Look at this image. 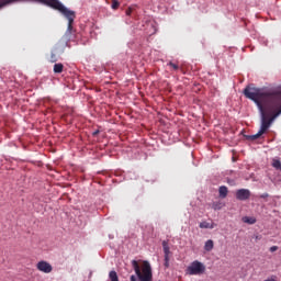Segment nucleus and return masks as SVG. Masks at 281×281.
Here are the masks:
<instances>
[{
  "label": "nucleus",
  "mask_w": 281,
  "mask_h": 281,
  "mask_svg": "<svg viewBox=\"0 0 281 281\" xmlns=\"http://www.w3.org/2000/svg\"><path fill=\"white\" fill-rule=\"evenodd\" d=\"M109 279L110 281H120V277H117V272H115V270L109 272Z\"/></svg>",
  "instance_id": "nucleus-11"
},
{
  "label": "nucleus",
  "mask_w": 281,
  "mask_h": 281,
  "mask_svg": "<svg viewBox=\"0 0 281 281\" xmlns=\"http://www.w3.org/2000/svg\"><path fill=\"white\" fill-rule=\"evenodd\" d=\"M243 223H247L248 225H255L256 217L245 216V217H243Z\"/></svg>",
  "instance_id": "nucleus-12"
},
{
  "label": "nucleus",
  "mask_w": 281,
  "mask_h": 281,
  "mask_svg": "<svg viewBox=\"0 0 281 281\" xmlns=\"http://www.w3.org/2000/svg\"><path fill=\"white\" fill-rule=\"evenodd\" d=\"M218 192H220V198L221 199H226L229 190L227 189V187L222 186V187H220Z\"/></svg>",
  "instance_id": "nucleus-8"
},
{
  "label": "nucleus",
  "mask_w": 281,
  "mask_h": 281,
  "mask_svg": "<svg viewBox=\"0 0 281 281\" xmlns=\"http://www.w3.org/2000/svg\"><path fill=\"white\" fill-rule=\"evenodd\" d=\"M132 267L138 278L139 281H153V268L150 267V262L144 260L139 261L132 260Z\"/></svg>",
  "instance_id": "nucleus-2"
},
{
  "label": "nucleus",
  "mask_w": 281,
  "mask_h": 281,
  "mask_svg": "<svg viewBox=\"0 0 281 281\" xmlns=\"http://www.w3.org/2000/svg\"><path fill=\"white\" fill-rule=\"evenodd\" d=\"M56 60H58V58L56 57V54L52 53L50 58H49V63H56Z\"/></svg>",
  "instance_id": "nucleus-17"
},
{
  "label": "nucleus",
  "mask_w": 281,
  "mask_h": 281,
  "mask_svg": "<svg viewBox=\"0 0 281 281\" xmlns=\"http://www.w3.org/2000/svg\"><path fill=\"white\" fill-rule=\"evenodd\" d=\"M262 135H265V134L259 130V132L257 134L247 136V139H250L251 142H255V139H258L259 137H262Z\"/></svg>",
  "instance_id": "nucleus-13"
},
{
  "label": "nucleus",
  "mask_w": 281,
  "mask_h": 281,
  "mask_svg": "<svg viewBox=\"0 0 281 281\" xmlns=\"http://www.w3.org/2000/svg\"><path fill=\"white\" fill-rule=\"evenodd\" d=\"M36 269L42 273H52V271H54V267H52V265L45 260L37 262Z\"/></svg>",
  "instance_id": "nucleus-4"
},
{
  "label": "nucleus",
  "mask_w": 281,
  "mask_h": 281,
  "mask_svg": "<svg viewBox=\"0 0 281 281\" xmlns=\"http://www.w3.org/2000/svg\"><path fill=\"white\" fill-rule=\"evenodd\" d=\"M168 65H169V67H171L175 71H178V70H179V65H177V64H175V63H172V61H170Z\"/></svg>",
  "instance_id": "nucleus-16"
},
{
  "label": "nucleus",
  "mask_w": 281,
  "mask_h": 281,
  "mask_svg": "<svg viewBox=\"0 0 281 281\" xmlns=\"http://www.w3.org/2000/svg\"><path fill=\"white\" fill-rule=\"evenodd\" d=\"M245 98L252 100L261 113L260 132L267 133L276 117L281 114V93L276 90H265L248 86L244 89Z\"/></svg>",
  "instance_id": "nucleus-1"
},
{
  "label": "nucleus",
  "mask_w": 281,
  "mask_h": 281,
  "mask_svg": "<svg viewBox=\"0 0 281 281\" xmlns=\"http://www.w3.org/2000/svg\"><path fill=\"white\" fill-rule=\"evenodd\" d=\"M117 8H120V1L113 0L112 1V10H117Z\"/></svg>",
  "instance_id": "nucleus-15"
},
{
  "label": "nucleus",
  "mask_w": 281,
  "mask_h": 281,
  "mask_svg": "<svg viewBox=\"0 0 281 281\" xmlns=\"http://www.w3.org/2000/svg\"><path fill=\"white\" fill-rule=\"evenodd\" d=\"M235 196L237 201H247L251 196V191L248 189H239L236 191Z\"/></svg>",
  "instance_id": "nucleus-5"
},
{
  "label": "nucleus",
  "mask_w": 281,
  "mask_h": 281,
  "mask_svg": "<svg viewBox=\"0 0 281 281\" xmlns=\"http://www.w3.org/2000/svg\"><path fill=\"white\" fill-rule=\"evenodd\" d=\"M204 249L206 251H212V249H214V240L212 239L206 240L204 245Z\"/></svg>",
  "instance_id": "nucleus-10"
},
{
  "label": "nucleus",
  "mask_w": 281,
  "mask_h": 281,
  "mask_svg": "<svg viewBox=\"0 0 281 281\" xmlns=\"http://www.w3.org/2000/svg\"><path fill=\"white\" fill-rule=\"evenodd\" d=\"M200 229H214V227H216V223L214 222H201L199 225Z\"/></svg>",
  "instance_id": "nucleus-6"
},
{
  "label": "nucleus",
  "mask_w": 281,
  "mask_h": 281,
  "mask_svg": "<svg viewBox=\"0 0 281 281\" xmlns=\"http://www.w3.org/2000/svg\"><path fill=\"white\" fill-rule=\"evenodd\" d=\"M162 249L165 254V260H168V258H170V246L168 245L167 240L162 241Z\"/></svg>",
  "instance_id": "nucleus-7"
},
{
  "label": "nucleus",
  "mask_w": 281,
  "mask_h": 281,
  "mask_svg": "<svg viewBox=\"0 0 281 281\" xmlns=\"http://www.w3.org/2000/svg\"><path fill=\"white\" fill-rule=\"evenodd\" d=\"M270 251H271V254H273L274 251H278V246L270 247Z\"/></svg>",
  "instance_id": "nucleus-20"
},
{
  "label": "nucleus",
  "mask_w": 281,
  "mask_h": 281,
  "mask_svg": "<svg viewBox=\"0 0 281 281\" xmlns=\"http://www.w3.org/2000/svg\"><path fill=\"white\" fill-rule=\"evenodd\" d=\"M205 273V265L199 260H194L186 269L187 276H203Z\"/></svg>",
  "instance_id": "nucleus-3"
},
{
  "label": "nucleus",
  "mask_w": 281,
  "mask_h": 281,
  "mask_svg": "<svg viewBox=\"0 0 281 281\" xmlns=\"http://www.w3.org/2000/svg\"><path fill=\"white\" fill-rule=\"evenodd\" d=\"M165 267H170V257H168V260L167 259H165Z\"/></svg>",
  "instance_id": "nucleus-19"
},
{
  "label": "nucleus",
  "mask_w": 281,
  "mask_h": 281,
  "mask_svg": "<svg viewBox=\"0 0 281 281\" xmlns=\"http://www.w3.org/2000/svg\"><path fill=\"white\" fill-rule=\"evenodd\" d=\"M131 281H137V277H135V274H132L130 278Z\"/></svg>",
  "instance_id": "nucleus-21"
},
{
  "label": "nucleus",
  "mask_w": 281,
  "mask_h": 281,
  "mask_svg": "<svg viewBox=\"0 0 281 281\" xmlns=\"http://www.w3.org/2000/svg\"><path fill=\"white\" fill-rule=\"evenodd\" d=\"M125 14H126L127 16H131V14H133V8L126 9Z\"/></svg>",
  "instance_id": "nucleus-18"
},
{
  "label": "nucleus",
  "mask_w": 281,
  "mask_h": 281,
  "mask_svg": "<svg viewBox=\"0 0 281 281\" xmlns=\"http://www.w3.org/2000/svg\"><path fill=\"white\" fill-rule=\"evenodd\" d=\"M65 66L61 63L55 64L53 67L54 74H63Z\"/></svg>",
  "instance_id": "nucleus-9"
},
{
  "label": "nucleus",
  "mask_w": 281,
  "mask_h": 281,
  "mask_svg": "<svg viewBox=\"0 0 281 281\" xmlns=\"http://www.w3.org/2000/svg\"><path fill=\"white\" fill-rule=\"evenodd\" d=\"M272 166L277 170H281V161L280 160H273Z\"/></svg>",
  "instance_id": "nucleus-14"
}]
</instances>
